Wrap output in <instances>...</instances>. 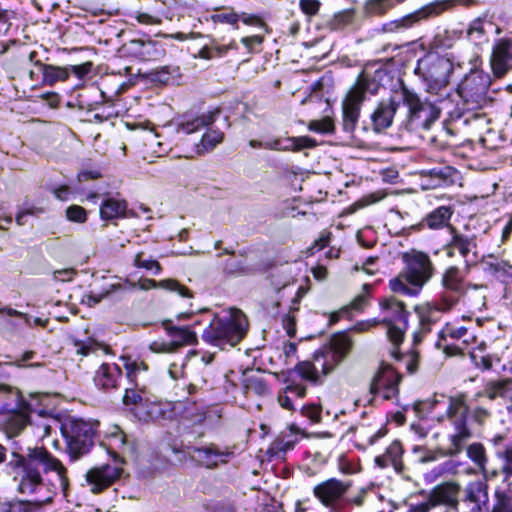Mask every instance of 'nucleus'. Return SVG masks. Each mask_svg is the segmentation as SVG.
Masks as SVG:
<instances>
[{
  "label": "nucleus",
  "mask_w": 512,
  "mask_h": 512,
  "mask_svg": "<svg viewBox=\"0 0 512 512\" xmlns=\"http://www.w3.org/2000/svg\"><path fill=\"white\" fill-rule=\"evenodd\" d=\"M8 436L11 459L7 467L14 475V480L18 483V491L21 494L32 495L46 488L42 472H55L57 477V487L65 491L68 487L67 470L60 460L54 457L44 447L24 446L19 440L14 438L20 433Z\"/></svg>",
  "instance_id": "f257e3e1"
},
{
  "label": "nucleus",
  "mask_w": 512,
  "mask_h": 512,
  "mask_svg": "<svg viewBox=\"0 0 512 512\" xmlns=\"http://www.w3.org/2000/svg\"><path fill=\"white\" fill-rule=\"evenodd\" d=\"M353 341L345 332L334 334L330 341L314 353L313 362H299L295 369L298 374L313 383L319 382V372L330 374L349 355Z\"/></svg>",
  "instance_id": "f03ea898"
},
{
  "label": "nucleus",
  "mask_w": 512,
  "mask_h": 512,
  "mask_svg": "<svg viewBox=\"0 0 512 512\" xmlns=\"http://www.w3.org/2000/svg\"><path fill=\"white\" fill-rule=\"evenodd\" d=\"M248 325L246 316L238 309L211 314L201 337L204 342L225 350L236 346L244 338Z\"/></svg>",
  "instance_id": "7ed1b4c3"
},
{
  "label": "nucleus",
  "mask_w": 512,
  "mask_h": 512,
  "mask_svg": "<svg viewBox=\"0 0 512 512\" xmlns=\"http://www.w3.org/2000/svg\"><path fill=\"white\" fill-rule=\"evenodd\" d=\"M405 268L389 282L394 293L416 296L422 287L431 279L434 271L429 256L423 252L403 256Z\"/></svg>",
  "instance_id": "20e7f679"
},
{
  "label": "nucleus",
  "mask_w": 512,
  "mask_h": 512,
  "mask_svg": "<svg viewBox=\"0 0 512 512\" xmlns=\"http://www.w3.org/2000/svg\"><path fill=\"white\" fill-rule=\"evenodd\" d=\"M61 433L68 455L72 460H78L89 453L94 445L96 423L70 418L61 424Z\"/></svg>",
  "instance_id": "39448f33"
},
{
  "label": "nucleus",
  "mask_w": 512,
  "mask_h": 512,
  "mask_svg": "<svg viewBox=\"0 0 512 512\" xmlns=\"http://www.w3.org/2000/svg\"><path fill=\"white\" fill-rule=\"evenodd\" d=\"M0 401H4L2 408L7 412L3 430L8 436H13L19 433L26 423L27 419L23 414V409H32V400L24 397L18 389L0 383Z\"/></svg>",
  "instance_id": "423d86ee"
},
{
  "label": "nucleus",
  "mask_w": 512,
  "mask_h": 512,
  "mask_svg": "<svg viewBox=\"0 0 512 512\" xmlns=\"http://www.w3.org/2000/svg\"><path fill=\"white\" fill-rule=\"evenodd\" d=\"M401 99L408 108L407 128L411 131L429 130L431 125L440 117L441 110L431 102H423L419 96L403 87Z\"/></svg>",
  "instance_id": "0eeeda50"
},
{
  "label": "nucleus",
  "mask_w": 512,
  "mask_h": 512,
  "mask_svg": "<svg viewBox=\"0 0 512 512\" xmlns=\"http://www.w3.org/2000/svg\"><path fill=\"white\" fill-rule=\"evenodd\" d=\"M453 71L451 60L435 51L427 53L418 60L415 73L421 76L432 89H440L449 82Z\"/></svg>",
  "instance_id": "6e6552de"
},
{
  "label": "nucleus",
  "mask_w": 512,
  "mask_h": 512,
  "mask_svg": "<svg viewBox=\"0 0 512 512\" xmlns=\"http://www.w3.org/2000/svg\"><path fill=\"white\" fill-rule=\"evenodd\" d=\"M468 413L469 406L466 404L463 394L449 398L446 415L455 430L450 436L451 447L449 448V455L451 456L459 454L466 441L472 436L467 426Z\"/></svg>",
  "instance_id": "1a4fd4ad"
},
{
  "label": "nucleus",
  "mask_w": 512,
  "mask_h": 512,
  "mask_svg": "<svg viewBox=\"0 0 512 512\" xmlns=\"http://www.w3.org/2000/svg\"><path fill=\"white\" fill-rule=\"evenodd\" d=\"M367 89L368 82L359 78L342 102V129L349 135L354 132L357 126Z\"/></svg>",
  "instance_id": "9d476101"
},
{
  "label": "nucleus",
  "mask_w": 512,
  "mask_h": 512,
  "mask_svg": "<svg viewBox=\"0 0 512 512\" xmlns=\"http://www.w3.org/2000/svg\"><path fill=\"white\" fill-rule=\"evenodd\" d=\"M454 306H448L442 299L428 302L415 307V312L419 319V329L413 334V343H420L423 338L431 332V327L436 324L442 313L449 312Z\"/></svg>",
  "instance_id": "9b49d317"
},
{
  "label": "nucleus",
  "mask_w": 512,
  "mask_h": 512,
  "mask_svg": "<svg viewBox=\"0 0 512 512\" xmlns=\"http://www.w3.org/2000/svg\"><path fill=\"white\" fill-rule=\"evenodd\" d=\"M351 486L352 482L350 480L329 478L313 488V495L324 507L331 511L339 508Z\"/></svg>",
  "instance_id": "f8f14e48"
},
{
  "label": "nucleus",
  "mask_w": 512,
  "mask_h": 512,
  "mask_svg": "<svg viewBox=\"0 0 512 512\" xmlns=\"http://www.w3.org/2000/svg\"><path fill=\"white\" fill-rule=\"evenodd\" d=\"M446 9V3L441 1L432 2L419 10L403 16L400 19L392 20L383 25V31L387 33H398L411 28L422 19L438 15Z\"/></svg>",
  "instance_id": "ddd939ff"
},
{
  "label": "nucleus",
  "mask_w": 512,
  "mask_h": 512,
  "mask_svg": "<svg viewBox=\"0 0 512 512\" xmlns=\"http://www.w3.org/2000/svg\"><path fill=\"white\" fill-rule=\"evenodd\" d=\"M460 505H466L463 512H489L488 486L482 481H471L462 490Z\"/></svg>",
  "instance_id": "4468645a"
},
{
  "label": "nucleus",
  "mask_w": 512,
  "mask_h": 512,
  "mask_svg": "<svg viewBox=\"0 0 512 512\" xmlns=\"http://www.w3.org/2000/svg\"><path fill=\"white\" fill-rule=\"evenodd\" d=\"M28 400H32L33 408L23 409V414L26 416L27 420L21 428V431H23L27 425H30L38 437L44 438L50 436L52 427L58 425L59 420L44 410L37 411L39 402L36 396L29 395Z\"/></svg>",
  "instance_id": "2eb2a0df"
},
{
  "label": "nucleus",
  "mask_w": 512,
  "mask_h": 512,
  "mask_svg": "<svg viewBox=\"0 0 512 512\" xmlns=\"http://www.w3.org/2000/svg\"><path fill=\"white\" fill-rule=\"evenodd\" d=\"M441 285L443 291L439 298L448 303V306H455L465 294L464 276L456 266H450L445 270L442 275Z\"/></svg>",
  "instance_id": "dca6fc26"
},
{
  "label": "nucleus",
  "mask_w": 512,
  "mask_h": 512,
  "mask_svg": "<svg viewBox=\"0 0 512 512\" xmlns=\"http://www.w3.org/2000/svg\"><path fill=\"white\" fill-rule=\"evenodd\" d=\"M490 67L495 78H503L512 71V38L495 41L490 55Z\"/></svg>",
  "instance_id": "f3484780"
},
{
  "label": "nucleus",
  "mask_w": 512,
  "mask_h": 512,
  "mask_svg": "<svg viewBox=\"0 0 512 512\" xmlns=\"http://www.w3.org/2000/svg\"><path fill=\"white\" fill-rule=\"evenodd\" d=\"M401 379V375L391 366L382 365L374 375L369 391L372 395H376L380 390H383V398L390 400L398 394V386Z\"/></svg>",
  "instance_id": "a211bd4d"
},
{
  "label": "nucleus",
  "mask_w": 512,
  "mask_h": 512,
  "mask_svg": "<svg viewBox=\"0 0 512 512\" xmlns=\"http://www.w3.org/2000/svg\"><path fill=\"white\" fill-rule=\"evenodd\" d=\"M122 468L104 464L93 467L86 473L87 483L91 486L93 493H100L111 486L121 475Z\"/></svg>",
  "instance_id": "6ab92c4d"
},
{
  "label": "nucleus",
  "mask_w": 512,
  "mask_h": 512,
  "mask_svg": "<svg viewBox=\"0 0 512 512\" xmlns=\"http://www.w3.org/2000/svg\"><path fill=\"white\" fill-rule=\"evenodd\" d=\"M196 460L208 469H215L219 464L228 463L234 452L228 448L221 449L216 444H208L201 447H193Z\"/></svg>",
  "instance_id": "aec40b11"
},
{
  "label": "nucleus",
  "mask_w": 512,
  "mask_h": 512,
  "mask_svg": "<svg viewBox=\"0 0 512 512\" xmlns=\"http://www.w3.org/2000/svg\"><path fill=\"white\" fill-rule=\"evenodd\" d=\"M460 485L453 482H447L436 486L430 493L429 500L432 505L443 504L456 512L460 510Z\"/></svg>",
  "instance_id": "412c9836"
},
{
  "label": "nucleus",
  "mask_w": 512,
  "mask_h": 512,
  "mask_svg": "<svg viewBox=\"0 0 512 512\" xmlns=\"http://www.w3.org/2000/svg\"><path fill=\"white\" fill-rule=\"evenodd\" d=\"M398 107L399 102L394 98L383 100L378 104L370 116L373 130L376 133H381L392 125Z\"/></svg>",
  "instance_id": "4be33fe9"
},
{
  "label": "nucleus",
  "mask_w": 512,
  "mask_h": 512,
  "mask_svg": "<svg viewBox=\"0 0 512 512\" xmlns=\"http://www.w3.org/2000/svg\"><path fill=\"white\" fill-rule=\"evenodd\" d=\"M379 305L381 311L385 314L380 323H402L404 327L408 326L409 312L406 310L404 302L391 296L381 299Z\"/></svg>",
  "instance_id": "5701e85b"
},
{
  "label": "nucleus",
  "mask_w": 512,
  "mask_h": 512,
  "mask_svg": "<svg viewBox=\"0 0 512 512\" xmlns=\"http://www.w3.org/2000/svg\"><path fill=\"white\" fill-rule=\"evenodd\" d=\"M454 213L451 206H439L429 212L416 226L417 230L428 228L431 230H439L450 226V219Z\"/></svg>",
  "instance_id": "b1692460"
},
{
  "label": "nucleus",
  "mask_w": 512,
  "mask_h": 512,
  "mask_svg": "<svg viewBox=\"0 0 512 512\" xmlns=\"http://www.w3.org/2000/svg\"><path fill=\"white\" fill-rule=\"evenodd\" d=\"M122 377V371L116 364L103 363L95 372L93 381L99 389L110 392L118 388V380Z\"/></svg>",
  "instance_id": "393cba45"
},
{
  "label": "nucleus",
  "mask_w": 512,
  "mask_h": 512,
  "mask_svg": "<svg viewBox=\"0 0 512 512\" xmlns=\"http://www.w3.org/2000/svg\"><path fill=\"white\" fill-rule=\"evenodd\" d=\"M130 47L133 55L142 61L159 60L165 54V49L163 48V45L151 39L131 40Z\"/></svg>",
  "instance_id": "a878e982"
},
{
  "label": "nucleus",
  "mask_w": 512,
  "mask_h": 512,
  "mask_svg": "<svg viewBox=\"0 0 512 512\" xmlns=\"http://www.w3.org/2000/svg\"><path fill=\"white\" fill-rule=\"evenodd\" d=\"M467 456L480 469L486 481H492L499 476L497 469L486 467L487 455L481 443H472L467 447Z\"/></svg>",
  "instance_id": "bb28decb"
},
{
  "label": "nucleus",
  "mask_w": 512,
  "mask_h": 512,
  "mask_svg": "<svg viewBox=\"0 0 512 512\" xmlns=\"http://www.w3.org/2000/svg\"><path fill=\"white\" fill-rule=\"evenodd\" d=\"M162 325L171 337L175 346L193 345L197 343L196 333L188 326H174L170 319L163 320Z\"/></svg>",
  "instance_id": "cd10ccee"
},
{
  "label": "nucleus",
  "mask_w": 512,
  "mask_h": 512,
  "mask_svg": "<svg viewBox=\"0 0 512 512\" xmlns=\"http://www.w3.org/2000/svg\"><path fill=\"white\" fill-rule=\"evenodd\" d=\"M452 238L449 242V247L455 249L467 263L476 261V253L473 252V259H469V254L476 249V241L474 237L458 233L454 227H451Z\"/></svg>",
  "instance_id": "c85d7f7f"
},
{
  "label": "nucleus",
  "mask_w": 512,
  "mask_h": 512,
  "mask_svg": "<svg viewBox=\"0 0 512 512\" xmlns=\"http://www.w3.org/2000/svg\"><path fill=\"white\" fill-rule=\"evenodd\" d=\"M214 118L211 114H202L200 116H183L180 121L176 124L175 131L178 134H192L199 131L200 129L207 127L213 123Z\"/></svg>",
  "instance_id": "c756f323"
},
{
  "label": "nucleus",
  "mask_w": 512,
  "mask_h": 512,
  "mask_svg": "<svg viewBox=\"0 0 512 512\" xmlns=\"http://www.w3.org/2000/svg\"><path fill=\"white\" fill-rule=\"evenodd\" d=\"M461 32L458 30H442L438 31L427 44V51H444L454 46L456 41L460 39Z\"/></svg>",
  "instance_id": "7c9ffc66"
},
{
  "label": "nucleus",
  "mask_w": 512,
  "mask_h": 512,
  "mask_svg": "<svg viewBox=\"0 0 512 512\" xmlns=\"http://www.w3.org/2000/svg\"><path fill=\"white\" fill-rule=\"evenodd\" d=\"M34 65L43 75V83L54 85L58 81H65L69 76V68L44 64L39 60L34 61Z\"/></svg>",
  "instance_id": "2f4dec72"
},
{
  "label": "nucleus",
  "mask_w": 512,
  "mask_h": 512,
  "mask_svg": "<svg viewBox=\"0 0 512 512\" xmlns=\"http://www.w3.org/2000/svg\"><path fill=\"white\" fill-rule=\"evenodd\" d=\"M511 389L512 380L510 379L490 381L484 386L482 391H479L474 395V400L477 401L479 398L486 397L492 401L498 397L506 396L508 391Z\"/></svg>",
  "instance_id": "473e14b6"
},
{
  "label": "nucleus",
  "mask_w": 512,
  "mask_h": 512,
  "mask_svg": "<svg viewBox=\"0 0 512 512\" xmlns=\"http://www.w3.org/2000/svg\"><path fill=\"white\" fill-rule=\"evenodd\" d=\"M51 502V495L43 499H34L33 501L14 500L0 503V512H33L43 504Z\"/></svg>",
  "instance_id": "72a5a7b5"
},
{
  "label": "nucleus",
  "mask_w": 512,
  "mask_h": 512,
  "mask_svg": "<svg viewBox=\"0 0 512 512\" xmlns=\"http://www.w3.org/2000/svg\"><path fill=\"white\" fill-rule=\"evenodd\" d=\"M150 288L166 289L171 292H175L184 298H192L193 297L192 291L188 287L182 285L180 282H178L175 279H165V280H161L159 282H157L153 279H146L144 281V283L142 284V289H150Z\"/></svg>",
  "instance_id": "f704fd0d"
},
{
  "label": "nucleus",
  "mask_w": 512,
  "mask_h": 512,
  "mask_svg": "<svg viewBox=\"0 0 512 512\" xmlns=\"http://www.w3.org/2000/svg\"><path fill=\"white\" fill-rule=\"evenodd\" d=\"M243 386L247 393L252 392L258 396H264L269 393V388L264 377L253 370H246L243 373Z\"/></svg>",
  "instance_id": "c9c22d12"
},
{
  "label": "nucleus",
  "mask_w": 512,
  "mask_h": 512,
  "mask_svg": "<svg viewBox=\"0 0 512 512\" xmlns=\"http://www.w3.org/2000/svg\"><path fill=\"white\" fill-rule=\"evenodd\" d=\"M127 203L125 200L115 198L105 199L100 206V216L103 220H112L125 217Z\"/></svg>",
  "instance_id": "e433bc0d"
},
{
  "label": "nucleus",
  "mask_w": 512,
  "mask_h": 512,
  "mask_svg": "<svg viewBox=\"0 0 512 512\" xmlns=\"http://www.w3.org/2000/svg\"><path fill=\"white\" fill-rule=\"evenodd\" d=\"M491 78L488 73L476 71L468 75L459 87L471 88V92H488Z\"/></svg>",
  "instance_id": "4c0bfd02"
},
{
  "label": "nucleus",
  "mask_w": 512,
  "mask_h": 512,
  "mask_svg": "<svg viewBox=\"0 0 512 512\" xmlns=\"http://www.w3.org/2000/svg\"><path fill=\"white\" fill-rule=\"evenodd\" d=\"M458 92L468 110L481 109L489 102L487 92H471V88L459 87Z\"/></svg>",
  "instance_id": "58836bf2"
},
{
  "label": "nucleus",
  "mask_w": 512,
  "mask_h": 512,
  "mask_svg": "<svg viewBox=\"0 0 512 512\" xmlns=\"http://www.w3.org/2000/svg\"><path fill=\"white\" fill-rule=\"evenodd\" d=\"M153 82L160 84L174 83L180 77V68L178 66H162L150 72Z\"/></svg>",
  "instance_id": "ea45409f"
},
{
  "label": "nucleus",
  "mask_w": 512,
  "mask_h": 512,
  "mask_svg": "<svg viewBox=\"0 0 512 512\" xmlns=\"http://www.w3.org/2000/svg\"><path fill=\"white\" fill-rule=\"evenodd\" d=\"M223 140V133L217 130H210L204 133L199 143L195 145L196 153L203 155L212 151Z\"/></svg>",
  "instance_id": "a19ab883"
},
{
  "label": "nucleus",
  "mask_w": 512,
  "mask_h": 512,
  "mask_svg": "<svg viewBox=\"0 0 512 512\" xmlns=\"http://www.w3.org/2000/svg\"><path fill=\"white\" fill-rule=\"evenodd\" d=\"M468 332L465 326H455L453 323L447 322L438 333V339L435 343L436 348L442 347V342L447 338L458 340L464 337Z\"/></svg>",
  "instance_id": "79ce46f5"
},
{
  "label": "nucleus",
  "mask_w": 512,
  "mask_h": 512,
  "mask_svg": "<svg viewBox=\"0 0 512 512\" xmlns=\"http://www.w3.org/2000/svg\"><path fill=\"white\" fill-rule=\"evenodd\" d=\"M223 272L226 275L238 277L253 273V269L251 266L247 265L243 258H229L224 263Z\"/></svg>",
  "instance_id": "37998d69"
},
{
  "label": "nucleus",
  "mask_w": 512,
  "mask_h": 512,
  "mask_svg": "<svg viewBox=\"0 0 512 512\" xmlns=\"http://www.w3.org/2000/svg\"><path fill=\"white\" fill-rule=\"evenodd\" d=\"M491 512H512V490L509 488L495 490V503Z\"/></svg>",
  "instance_id": "c03bdc74"
},
{
  "label": "nucleus",
  "mask_w": 512,
  "mask_h": 512,
  "mask_svg": "<svg viewBox=\"0 0 512 512\" xmlns=\"http://www.w3.org/2000/svg\"><path fill=\"white\" fill-rule=\"evenodd\" d=\"M404 1L405 0H367L365 2V9L369 13L384 14Z\"/></svg>",
  "instance_id": "a18cd8bd"
},
{
  "label": "nucleus",
  "mask_w": 512,
  "mask_h": 512,
  "mask_svg": "<svg viewBox=\"0 0 512 512\" xmlns=\"http://www.w3.org/2000/svg\"><path fill=\"white\" fill-rule=\"evenodd\" d=\"M498 456L502 460V466L498 472L503 475V481L507 482L512 477V447L499 452Z\"/></svg>",
  "instance_id": "49530a36"
},
{
  "label": "nucleus",
  "mask_w": 512,
  "mask_h": 512,
  "mask_svg": "<svg viewBox=\"0 0 512 512\" xmlns=\"http://www.w3.org/2000/svg\"><path fill=\"white\" fill-rule=\"evenodd\" d=\"M207 374L206 370L196 367V372L191 376V381L188 385L189 394H193L198 389H202L207 385Z\"/></svg>",
  "instance_id": "de8ad7c7"
},
{
  "label": "nucleus",
  "mask_w": 512,
  "mask_h": 512,
  "mask_svg": "<svg viewBox=\"0 0 512 512\" xmlns=\"http://www.w3.org/2000/svg\"><path fill=\"white\" fill-rule=\"evenodd\" d=\"M334 128V122L329 117H325L321 120H312L308 125L310 131L321 134L332 133Z\"/></svg>",
  "instance_id": "09e8293b"
},
{
  "label": "nucleus",
  "mask_w": 512,
  "mask_h": 512,
  "mask_svg": "<svg viewBox=\"0 0 512 512\" xmlns=\"http://www.w3.org/2000/svg\"><path fill=\"white\" fill-rule=\"evenodd\" d=\"M428 174L434 179V186H440L446 183L452 174V168L449 166L435 167L428 171Z\"/></svg>",
  "instance_id": "8fccbe9b"
},
{
  "label": "nucleus",
  "mask_w": 512,
  "mask_h": 512,
  "mask_svg": "<svg viewBox=\"0 0 512 512\" xmlns=\"http://www.w3.org/2000/svg\"><path fill=\"white\" fill-rule=\"evenodd\" d=\"M387 326V336L389 340L395 345H399L404 339V327L402 323L385 324Z\"/></svg>",
  "instance_id": "3c124183"
},
{
  "label": "nucleus",
  "mask_w": 512,
  "mask_h": 512,
  "mask_svg": "<svg viewBox=\"0 0 512 512\" xmlns=\"http://www.w3.org/2000/svg\"><path fill=\"white\" fill-rule=\"evenodd\" d=\"M135 289V285L125 281V282H118L111 284V288L109 292L111 293L112 297H115L116 299H123L126 295L131 293Z\"/></svg>",
  "instance_id": "603ef678"
},
{
  "label": "nucleus",
  "mask_w": 512,
  "mask_h": 512,
  "mask_svg": "<svg viewBox=\"0 0 512 512\" xmlns=\"http://www.w3.org/2000/svg\"><path fill=\"white\" fill-rule=\"evenodd\" d=\"M370 286L368 284L363 285L364 293L357 295L350 304L345 308V310H354V311H363L368 303Z\"/></svg>",
  "instance_id": "864d4df0"
},
{
  "label": "nucleus",
  "mask_w": 512,
  "mask_h": 512,
  "mask_svg": "<svg viewBox=\"0 0 512 512\" xmlns=\"http://www.w3.org/2000/svg\"><path fill=\"white\" fill-rule=\"evenodd\" d=\"M124 367L126 369L127 378L131 382L136 381V376L138 372L148 370V366L146 363L131 361L130 359H125Z\"/></svg>",
  "instance_id": "5fc2aeb1"
},
{
  "label": "nucleus",
  "mask_w": 512,
  "mask_h": 512,
  "mask_svg": "<svg viewBox=\"0 0 512 512\" xmlns=\"http://www.w3.org/2000/svg\"><path fill=\"white\" fill-rule=\"evenodd\" d=\"M143 252L136 254L134 258V265L138 268H144L146 270H153L154 275H159L161 272V266L158 261L153 259H143Z\"/></svg>",
  "instance_id": "6e6d98bb"
},
{
  "label": "nucleus",
  "mask_w": 512,
  "mask_h": 512,
  "mask_svg": "<svg viewBox=\"0 0 512 512\" xmlns=\"http://www.w3.org/2000/svg\"><path fill=\"white\" fill-rule=\"evenodd\" d=\"M211 20L214 23H227L234 27V29H238V21H239V15L234 12L233 10H230L226 13H215L211 15Z\"/></svg>",
  "instance_id": "4d7b16f0"
},
{
  "label": "nucleus",
  "mask_w": 512,
  "mask_h": 512,
  "mask_svg": "<svg viewBox=\"0 0 512 512\" xmlns=\"http://www.w3.org/2000/svg\"><path fill=\"white\" fill-rule=\"evenodd\" d=\"M66 217L71 222L84 223L87 220V212L82 206L71 205L66 209Z\"/></svg>",
  "instance_id": "13d9d810"
},
{
  "label": "nucleus",
  "mask_w": 512,
  "mask_h": 512,
  "mask_svg": "<svg viewBox=\"0 0 512 512\" xmlns=\"http://www.w3.org/2000/svg\"><path fill=\"white\" fill-rule=\"evenodd\" d=\"M289 141L293 143V152H299L303 149H311L317 146L316 140L309 136L292 137V140Z\"/></svg>",
  "instance_id": "bf43d9fd"
},
{
  "label": "nucleus",
  "mask_w": 512,
  "mask_h": 512,
  "mask_svg": "<svg viewBox=\"0 0 512 512\" xmlns=\"http://www.w3.org/2000/svg\"><path fill=\"white\" fill-rule=\"evenodd\" d=\"M144 401V398L142 397V394L140 391L136 390L135 388H126L125 393L122 398V402L125 406H135L140 405Z\"/></svg>",
  "instance_id": "052dcab7"
},
{
  "label": "nucleus",
  "mask_w": 512,
  "mask_h": 512,
  "mask_svg": "<svg viewBox=\"0 0 512 512\" xmlns=\"http://www.w3.org/2000/svg\"><path fill=\"white\" fill-rule=\"evenodd\" d=\"M299 6L305 15L312 17L319 12L321 3L319 0H299Z\"/></svg>",
  "instance_id": "680f3d73"
},
{
  "label": "nucleus",
  "mask_w": 512,
  "mask_h": 512,
  "mask_svg": "<svg viewBox=\"0 0 512 512\" xmlns=\"http://www.w3.org/2000/svg\"><path fill=\"white\" fill-rule=\"evenodd\" d=\"M0 314H6L9 317L19 318L23 321V323L26 326H31V316L30 315L23 313L21 311H18L16 309H13L9 306H3L1 303H0Z\"/></svg>",
  "instance_id": "e2e57ef3"
},
{
  "label": "nucleus",
  "mask_w": 512,
  "mask_h": 512,
  "mask_svg": "<svg viewBox=\"0 0 512 512\" xmlns=\"http://www.w3.org/2000/svg\"><path fill=\"white\" fill-rule=\"evenodd\" d=\"M488 269L494 274H507L509 269H512V265H509L506 261L496 260L494 262H488Z\"/></svg>",
  "instance_id": "0e129e2a"
},
{
  "label": "nucleus",
  "mask_w": 512,
  "mask_h": 512,
  "mask_svg": "<svg viewBox=\"0 0 512 512\" xmlns=\"http://www.w3.org/2000/svg\"><path fill=\"white\" fill-rule=\"evenodd\" d=\"M471 413L473 420L480 425L484 424L491 416V412L482 406L475 407Z\"/></svg>",
  "instance_id": "69168bd1"
},
{
  "label": "nucleus",
  "mask_w": 512,
  "mask_h": 512,
  "mask_svg": "<svg viewBox=\"0 0 512 512\" xmlns=\"http://www.w3.org/2000/svg\"><path fill=\"white\" fill-rule=\"evenodd\" d=\"M302 415L309 418L312 422H319L321 420V410L316 406H304L302 408Z\"/></svg>",
  "instance_id": "338daca9"
},
{
  "label": "nucleus",
  "mask_w": 512,
  "mask_h": 512,
  "mask_svg": "<svg viewBox=\"0 0 512 512\" xmlns=\"http://www.w3.org/2000/svg\"><path fill=\"white\" fill-rule=\"evenodd\" d=\"M283 327L290 337H295V335H296V319L294 316L286 315L283 320Z\"/></svg>",
  "instance_id": "774afa93"
}]
</instances>
